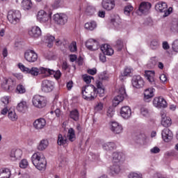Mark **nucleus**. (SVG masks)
I'll list each match as a JSON object with an SVG mask.
<instances>
[{"instance_id": "61", "label": "nucleus", "mask_w": 178, "mask_h": 178, "mask_svg": "<svg viewBox=\"0 0 178 178\" xmlns=\"http://www.w3.org/2000/svg\"><path fill=\"white\" fill-rule=\"evenodd\" d=\"M130 73H131V68L126 67L124 70L122 76H129V74H130Z\"/></svg>"}, {"instance_id": "1", "label": "nucleus", "mask_w": 178, "mask_h": 178, "mask_svg": "<svg viewBox=\"0 0 178 178\" xmlns=\"http://www.w3.org/2000/svg\"><path fill=\"white\" fill-rule=\"evenodd\" d=\"M31 161L38 170H45L47 169V160L41 153L36 152L33 154L31 156Z\"/></svg>"}, {"instance_id": "29", "label": "nucleus", "mask_w": 178, "mask_h": 178, "mask_svg": "<svg viewBox=\"0 0 178 178\" xmlns=\"http://www.w3.org/2000/svg\"><path fill=\"white\" fill-rule=\"evenodd\" d=\"M96 88V94L97 96L99 95V97H104V95L105 94V89L104 88V85H102V83L98 82L97 83Z\"/></svg>"}, {"instance_id": "19", "label": "nucleus", "mask_w": 178, "mask_h": 178, "mask_svg": "<svg viewBox=\"0 0 178 178\" xmlns=\"http://www.w3.org/2000/svg\"><path fill=\"white\" fill-rule=\"evenodd\" d=\"M115 1L112 0H102V6L106 10H113L115 8Z\"/></svg>"}, {"instance_id": "49", "label": "nucleus", "mask_w": 178, "mask_h": 178, "mask_svg": "<svg viewBox=\"0 0 178 178\" xmlns=\"http://www.w3.org/2000/svg\"><path fill=\"white\" fill-rule=\"evenodd\" d=\"M91 80H94V77L87 74L83 75V81H85L86 84H90Z\"/></svg>"}, {"instance_id": "50", "label": "nucleus", "mask_w": 178, "mask_h": 178, "mask_svg": "<svg viewBox=\"0 0 178 178\" xmlns=\"http://www.w3.org/2000/svg\"><path fill=\"white\" fill-rule=\"evenodd\" d=\"M69 49L71 52H76L77 51V44L76 42H72L69 46Z\"/></svg>"}, {"instance_id": "2", "label": "nucleus", "mask_w": 178, "mask_h": 178, "mask_svg": "<svg viewBox=\"0 0 178 178\" xmlns=\"http://www.w3.org/2000/svg\"><path fill=\"white\" fill-rule=\"evenodd\" d=\"M82 97L87 101H93L97 97V88L93 85L86 86L82 88Z\"/></svg>"}, {"instance_id": "31", "label": "nucleus", "mask_w": 178, "mask_h": 178, "mask_svg": "<svg viewBox=\"0 0 178 178\" xmlns=\"http://www.w3.org/2000/svg\"><path fill=\"white\" fill-rule=\"evenodd\" d=\"M70 118L74 120V122H79V119H80V114L79 113L78 109H74L70 113Z\"/></svg>"}, {"instance_id": "5", "label": "nucleus", "mask_w": 178, "mask_h": 178, "mask_svg": "<svg viewBox=\"0 0 178 178\" xmlns=\"http://www.w3.org/2000/svg\"><path fill=\"white\" fill-rule=\"evenodd\" d=\"M126 94V89L124 88V86H122L118 90V95H117L115 97H114L113 100V106H118L124 98L127 97Z\"/></svg>"}, {"instance_id": "23", "label": "nucleus", "mask_w": 178, "mask_h": 178, "mask_svg": "<svg viewBox=\"0 0 178 178\" xmlns=\"http://www.w3.org/2000/svg\"><path fill=\"white\" fill-rule=\"evenodd\" d=\"M124 159V154L122 152H113V161L114 163H120Z\"/></svg>"}, {"instance_id": "45", "label": "nucleus", "mask_w": 178, "mask_h": 178, "mask_svg": "<svg viewBox=\"0 0 178 178\" xmlns=\"http://www.w3.org/2000/svg\"><path fill=\"white\" fill-rule=\"evenodd\" d=\"M17 92H18V94H24V92H26V88L24 87V86L23 85H18L17 86Z\"/></svg>"}, {"instance_id": "3", "label": "nucleus", "mask_w": 178, "mask_h": 178, "mask_svg": "<svg viewBox=\"0 0 178 178\" xmlns=\"http://www.w3.org/2000/svg\"><path fill=\"white\" fill-rule=\"evenodd\" d=\"M155 9L157 12H160L161 13H164L163 15V17H166L172 13L173 8L170 7L168 9V4L163 1H159L155 5Z\"/></svg>"}, {"instance_id": "11", "label": "nucleus", "mask_w": 178, "mask_h": 178, "mask_svg": "<svg viewBox=\"0 0 178 178\" xmlns=\"http://www.w3.org/2000/svg\"><path fill=\"white\" fill-rule=\"evenodd\" d=\"M54 20L56 24L65 26L67 23V15L63 13H57L54 15Z\"/></svg>"}, {"instance_id": "54", "label": "nucleus", "mask_w": 178, "mask_h": 178, "mask_svg": "<svg viewBox=\"0 0 178 178\" xmlns=\"http://www.w3.org/2000/svg\"><path fill=\"white\" fill-rule=\"evenodd\" d=\"M144 95H152L154 97V89L148 88L145 90Z\"/></svg>"}, {"instance_id": "57", "label": "nucleus", "mask_w": 178, "mask_h": 178, "mask_svg": "<svg viewBox=\"0 0 178 178\" xmlns=\"http://www.w3.org/2000/svg\"><path fill=\"white\" fill-rule=\"evenodd\" d=\"M131 10H133V7L131 6H127L124 8V12L125 15H129Z\"/></svg>"}, {"instance_id": "15", "label": "nucleus", "mask_w": 178, "mask_h": 178, "mask_svg": "<svg viewBox=\"0 0 178 178\" xmlns=\"http://www.w3.org/2000/svg\"><path fill=\"white\" fill-rule=\"evenodd\" d=\"M153 105L156 108H167L168 102L163 97H155L153 100Z\"/></svg>"}, {"instance_id": "36", "label": "nucleus", "mask_w": 178, "mask_h": 178, "mask_svg": "<svg viewBox=\"0 0 178 178\" xmlns=\"http://www.w3.org/2000/svg\"><path fill=\"white\" fill-rule=\"evenodd\" d=\"M57 144L58 145H65L67 144V138L60 134H58Z\"/></svg>"}, {"instance_id": "52", "label": "nucleus", "mask_w": 178, "mask_h": 178, "mask_svg": "<svg viewBox=\"0 0 178 178\" xmlns=\"http://www.w3.org/2000/svg\"><path fill=\"white\" fill-rule=\"evenodd\" d=\"M114 115H115V111H113V108H109L107 111L108 118H113Z\"/></svg>"}, {"instance_id": "44", "label": "nucleus", "mask_w": 178, "mask_h": 178, "mask_svg": "<svg viewBox=\"0 0 178 178\" xmlns=\"http://www.w3.org/2000/svg\"><path fill=\"white\" fill-rule=\"evenodd\" d=\"M115 47L116 48L117 51H122L123 49V42L122 40H118L116 41Z\"/></svg>"}, {"instance_id": "25", "label": "nucleus", "mask_w": 178, "mask_h": 178, "mask_svg": "<svg viewBox=\"0 0 178 178\" xmlns=\"http://www.w3.org/2000/svg\"><path fill=\"white\" fill-rule=\"evenodd\" d=\"M101 51L104 55H108L109 56L113 55V49L108 44H103L101 47Z\"/></svg>"}, {"instance_id": "41", "label": "nucleus", "mask_w": 178, "mask_h": 178, "mask_svg": "<svg viewBox=\"0 0 178 178\" xmlns=\"http://www.w3.org/2000/svg\"><path fill=\"white\" fill-rule=\"evenodd\" d=\"M85 29L86 30H90V31L95 30V29H97V22H95V21H92L90 22L86 23Z\"/></svg>"}, {"instance_id": "10", "label": "nucleus", "mask_w": 178, "mask_h": 178, "mask_svg": "<svg viewBox=\"0 0 178 178\" xmlns=\"http://www.w3.org/2000/svg\"><path fill=\"white\" fill-rule=\"evenodd\" d=\"M151 3L148 2H142L138 9L136 10L137 15L139 16H141L142 15H145L146 13H148L149 10L151 9Z\"/></svg>"}, {"instance_id": "64", "label": "nucleus", "mask_w": 178, "mask_h": 178, "mask_svg": "<svg viewBox=\"0 0 178 178\" xmlns=\"http://www.w3.org/2000/svg\"><path fill=\"white\" fill-rule=\"evenodd\" d=\"M170 48V46H169V43H168V42H163V49H169Z\"/></svg>"}, {"instance_id": "47", "label": "nucleus", "mask_w": 178, "mask_h": 178, "mask_svg": "<svg viewBox=\"0 0 178 178\" xmlns=\"http://www.w3.org/2000/svg\"><path fill=\"white\" fill-rule=\"evenodd\" d=\"M140 113L143 115V116H145L147 118V116H149V111H148V108L145 107H142L140 108Z\"/></svg>"}, {"instance_id": "30", "label": "nucleus", "mask_w": 178, "mask_h": 178, "mask_svg": "<svg viewBox=\"0 0 178 178\" xmlns=\"http://www.w3.org/2000/svg\"><path fill=\"white\" fill-rule=\"evenodd\" d=\"M111 175H118L120 173V164L119 163H115L110 168Z\"/></svg>"}, {"instance_id": "21", "label": "nucleus", "mask_w": 178, "mask_h": 178, "mask_svg": "<svg viewBox=\"0 0 178 178\" xmlns=\"http://www.w3.org/2000/svg\"><path fill=\"white\" fill-rule=\"evenodd\" d=\"M120 115L124 119H129L131 116V109L127 106H123L121 108Z\"/></svg>"}, {"instance_id": "22", "label": "nucleus", "mask_w": 178, "mask_h": 178, "mask_svg": "<svg viewBox=\"0 0 178 178\" xmlns=\"http://www.w3.org/2000/svg\"><path fill=\"white\" fill-rule=\"evenodd\" d=\"M29 35L33 38H38L41 35V29L38 26H33L31 30L29 31Z\"/></svg>"}, {"instance_id": "42", "label": "nucleus", "mask_w": 178, "mask_h": 178, "mask_svg": "<svg viewBox=\"0 0 178 178\" xmlns=\"http://www.w3.org/2000/svg\"><path fill=\"white\" fill-rule=\"evenodd\" d=\"M159 41L157 40H153L150 43V48L151 49H153V51H155L159 48Z\"/></svg>"}, {"instance_id": "27", "label": "nucleus", "mask_w": 178, "mask_h": 178, "mask_svg": "<svg viewBox=\"0 0 178 178\" xmlns=\"http://www.w3.org/2000/svg\"><path fill=\"white\" fill-rule=\"evenodd\" d=\"M145 76L150 83L152 85L155 84V79H154V77H155V72L149 70L145 71Z\"/></svg>"}, {"instance_id": "62", "label": "nucleus", "mask_w": 178, "mask_h": 178, "mask_svg": "<svg viewBox=\"0 0 178 178\" xmlns=\"http://www.w3.org/2000/svg\"><path fill=\"white\" fill-rule=\"evenodd\" d=\"M88 74H91L92 76H94V74H97V68L88 70Z\"/></svg>"}, {"instance_id": "40", "label": "nucleus", "mask_w": 178, "mask_h": 178, "mask_svg": "<svg viewBox=\"0 0 178 178\" xmlns=\"http://www.w3.org/2000/svg\"><path fill=\"white\" fill-rule=\"evenodd\" d=\"M8 116V119H10L11 122H16L18 119L17 114H16V111H15V110H9Z\"/></svg>"}, {"instance_id": "39", "label": "nucleus", "mask_w": 178, "mask_h": 178, "mask_svg": "<svg viewBox=\"0 0 178 178\" xmlns=\"http://www.w3.org/2000/svg\"><path fill=\"white\" fill-rule=\"evenodd\" d=\"M22 6L24 10H29L33 6V3H31V0H23Z\"/></svg>"}, {"instance_id": "28", "label": "nucleus", "mask_w": 178, "mask_h": 178, "mask_svg": "<svg viewBox=\"0 0 178 178\" xmlns=\"http://www.w3.org/2000/svg\"><path fill=\"white\" fill-rule=\"evenodd\" d=\"M27 102L24 101L20 102L17 106V110L18 112H21L22 113H25L26 111H27Z\"/></svg>"}, {"instance_id": "37", "label": "nucleus", "mask_w": 178, "mask_h": 178, "mask_svg": "<svg viewBox=\"0 0 178 178\" xmlns=\"http://www.w3.org/2000/svg\"><path fill=\"white\" fill-rule=\"evenodd\" d=\"M67 137L69 141H71V143H73V141L76 140V132L74 131V129H73V128H70L68 129Z\"/></svg>"}, {"instance_id": "6", "label": "nucleus", "mask_w": 178, "mask_h": 178, "mask_svg": "<svg viewBox=\"0 0 178 178\" xmlns=\"http://www.w3.org/2000/svg\"><path fill=\"white\" fill-rule=\"evenodd\" d=\"M33 105L40 109L47 106V99L41 95H35L32 99Z\"/></svg>"}, {"instance_id": "9", "label": "nucleus", "mask_w": 178, "mask_h": 178, "mask_svg": "<svg viewBox=\"0 0 178 178\" xmlns=\"http://www.w3.org/2000/svg\"><path fill=\"white\" fill-rule=\"evenodd\" d=\"M55 88L54 83L53 81L49 80H44L42 82L41 90L42 92H51Z\"/></svg>"}, {"instance_id": "12", "label": "nucleus", "mask_w": 178, "mask_h": 178, "mask_svg": "<svg viewBox=\"0 0 178 178\" xmlns=\"http://www.w3.org/2000/svg\"><path fill=\"white\" fill-rule=\"evenodd\" d=\"M131 83L135 88H143L144 87V79L140 75L134 76Z\"/></svg>"}, {"instance_id": "51", "label": "nucleus", "mask_w": 178, "mask_h": 178, "mask_svg": "<svg viewBox=\"0 0 178 178\" xmlns=\"http://www.w3.org/2000/svg\"><path fill=\"white\" fill-rule=\"evenodd\" d=\"M172 48L175 52H178V40H175L172 44Z\"/></svg>"}, {"instance_id": "32", "label": "nucleus", "mask_w": 178, "mask_h": 178, "mask_svg": "<svg viewBox=\"0 0 178 178\" xmlns=\"http://www.w3.org/2000/svg\"><path fill=\"white\" fill-rule=\"evenodd\" d=\"M103 149L106 151H112V149H116V145L113 142H108L102 145Z\"/></svg>"}, {"instance_id": "59", "label": "nucleus", "mask_w": 178, "mask_h": 178, "mask_svg": "<svg viewBox=\"0 0 178 178\" xmlns=\"http://www.w3.org/2000/svg\"><path fill=\"white\" fill-rule=\"evenodd\" d=\"M153 97L154 96H152V95H144L143 100L145 101V102H151V100L152 99Z\"/></svg>"}, {"instance_id": "34", "label": "nucleus", "mask_w": 178, "mask_h": 178, "mask_svg": "<svg viewBox=\"0 0 178 178\" xmlns=\"http://www.w3.org/2000/svg\"><path fill=\"white\" fill-rule=\"evenodd\" d=\"M0 178H10V170L9 168H1Z\"/></svg>"}, {"instance_id": "35", "label": "nucleus", "mask_w": 178, "mask_h": 178, "mask_svg": "<svg viewBox=\"0 0 178 178\" xmlns=\"http://www.w3.org/2000/svg\"><path fill=\"white\" fill-rule=\"evenodd\" d=\"M48 140L43 139L40 141V144L38 146V151H44V149H47L49 145Z\"/></svg>"}, {"instance_id": "16", "label": "nucleus", "mask_w": 178, "mask_h": 178, "mask_svg": "<svg viewBox=\"0 0 178 178\" xmlns=\"http://www.w3.org/2000/svg\"><path fill=\"white\" fill-rule=\"evenodd\" d=\"M86 47L89 51H97L99 48V44L97 40L90 39L86 42Z\"/></svg>"}, {"instance_id": "20", "label": "nucleus", "mask_w": 178, "mask_h": 178, "mask_svg": "<svg viewBox=\"0 0 178 178\" xmlns=\"http://www.w3.org/2000/svg\"><path fill=\"white\" fill-rule=\"evenodd\" d=\"M111 130L115 134H120L123 131V127L117 122H113L111 123Z\"/></svg>"}, {"instance_id": "14", "label": "nucleus", "mask_w": 178, "mask_h": 178, "mask_svg": "<svg viewBox=\"0 0 178 178\" xmlns=\"http://www.w3.org/2000/svg\"><path fill=\"white\" fill-rule=\"evenodd\" d=\"M161 136L165 143H169L173 138V133L168 128L162 130Z\"/></svg>"}, {"instance_id": "60", "label": "nucleus", "mask_w": 178, "mask_h": 178, "mask_svg": "<svg viewBox=\"0 0 178 178\" xmlns=\"http://www.w3.org/2000/svg\"><path fill=\"white\" fill-rule=\"evenodd\" d=\"M160 152H161V149H159V147H154L150 149V152L152 154H159Z\"/></svg>"}, {"instance_id": "56", "label": "nucleus", "mask_w": 178, "mask_h": 178, "mask_svg": "<svg viewBox=\"0 0 178 178\" xmlns=\"http://www.w3.org/2000/svg\"><path fill=\"white\" fill-rule=\"evenodd\" d=\"M54 74H54L55 79H60V76H62V72H60V70H57V71H55L54 70Z\"/></svg>"}, {"instance_id": "24", "label": "nucleus", "mask_w": 178, "mask_h": 178, "mask_svg": "<svg viewBox=\"0 0 178 178\" xmlns=\"http://www.w3.org/2000/svg\"><path fill=\"white\" fill-rule=\"evenodd\" d=\"M161 124L163 127H170L172 125V119L170 117H167L165 114H161Z\"/></svg>"}, {"instance_id": "46", "label": "nucleus", "mask_w": 178, "mask_h": 178, "mask_svg": "<svg viewBox=\"0 0 178 178\" xmlns=\"http://www.w3.org/2000/svg\"><path fill=\"white\" fill-rule=\"evenodd\" d=\"M128 178H143V175L141 173L131 172L129 174Z\"/></svg>"}, {"instance_id": "4", "label": "nucleus", "mask_w": 178, "mask_h": 178, "mask_svg": "<svg viewBox=\"0 0 178 178\" xmlns=\"http://www.w3.org/2000/svg\"><path fill=\"white\" fill-rule=\"evenodd\" d=\"M22 15L19 10H10L7 15V19L11 24H17L20 22Z\"/></svg>"}, {"instance_id": "18", "label": "nucleus", "mask_w": 178, "mask_h": 178, "mask_svg": "<svg viewBox=\"0 0 178 178\" xmlns=\"http://www.w3.org/2000/svg\"><path fill=\"white\" fill-rule=\"evenodd\" d=\"M47 126V121L44 118H38L33 122V127L36 130H42Z\"/></svg>"}, {"instance_id": "17", "label": "nucleus", "mask_w": 178, "mask_h": 178, "mask_svg": "<svg viewBox=\"0 0 178 178\" xmlns=\"http://www.w3.org/2000/svg\"><path fill=\"white\" fill-rule=\"evenodd\" d=\"M23 155V152L20 149H13L10 154V158L13 162L20 159Z\"/></svg>"}, {"instance_id": "13", "label": "nucleus", "mask_w": 178, "mask_h": 178, "mask_svg": "<svg viewBox=\"0 0 178 178\" xmlns=\"http://www.w3.org/2000/svg\"><path fill=\"white\" fill-rule=\"evenodd\" d=\"M52 13H47L44 10H41L38 13L37 19L40 23H45L50 19Z\"/></svg>"}, {"instance_id": "43", "label": "nucleus", "mask_w": 178, "mask_h": 178, "mask_svg": "<svg viewBox=\"0 0 178 178\" xmlns=\"http://www.w3.org/2000/svg\"><path fill=\"white\" fill-rule=\"evenodd\" d=\"M86 13L88 16H92L95 13V7L88 6L86 8Z\"/></svg>"}, {"instance_id": "33", "label": "nucleus", "mask_w": 178, "mask_h": 178, "mask_svg": "<svg viewBox=\"0 0 178 178\" xmlns=\"http://www.w3.org/2000/svg\"><path fill=\"white\" fill-rule=\"evenodd\" d=\"M44 40L47 43V47L49 48H52V45H54V41H55V36L48 34L44 36Z\"/></svg>"}, {"instance_id": "63", "label": "nucleus", "mask_w": 178, "mask_h": 178, "mask_svg": "<svg viewBox=\"0 0 178 178\" xmlns=\"http://www.w3.org/2000/svg\"><path fill=\"white\" fill-rule=\"evenodd\" d=\"M99 60H101V62H102L103 63L106 62V56H105V54H99Z\"/></svg>"}, {"instance_id": "58", "label": "nucleus", "mask_w": 178, "mask_h": 178, "mask_svg": "<svg viewBox=\"0 0 178 178\" xmlns=\"http://www.w3.org/2000/svg\"><path fill=\"white\" fill-rule=\"evenodd\" d=\"M1 101L2 104H4V106H6V105H8V104H9V97H1Z\"/></svg>"}, {"instance_id": "7", "label": "nucleus", "mask_w": 178, "mask_h": 178, "mask_svg": "<svg viewBox=\"0 0 178 178\" xmlns=\"http://www.w3.org/2000/svg\"><path fill=\"white\" fill-rule=\"evenodd\" d=\"M18 67H19L20 70H22V72H24V73H29V74H31V76H38V74H40L38 67H32L30 69L22 63L18 64Z\"/></svg>"}, {"instance_id": "38", "label": "nucleus", "mask_w": 178, "mask_h": 178, "mask_svg": "<svg viewBox=\"0 0 178 178\" xmlns=\"http://www.w3.org/2000/svg\"><path fill=\"white\" fill-rule=\"evenodd\" d=\"M12 83V79H5L1 83V87L6 91H9L10 90V83Z\"/></svg>"}, {"instance_id": "26", "label": "nucleus", "mask_w": 178, "mask_h": 178, "mask_svg": "<svg viewBox=\"0 0 178 178\" xmlns=\"http://www.w3.org/2000/svg\"><path fill=\"white\" fill-rule=\"evenodd\" d=\"M54 70L45 68L43 67H39V74H42L44 77H48L51 74H54Z\"/></svg>"}, {"instance_id": "55", "label": "nucleus", "mask_w": 178, "mask_h": 178, "mask_svg": "<svg viewBox=\"0 0 178 178\" xmlns=\"http://www.w3.org/2000/svg\"><path fill=\"white\" fill-rule=\"evenodd\" d=\"M159 79L161 83H166V81H168V76L165 74H161Z\"/></svg>"}, {"instance_id": "53", "label": "nucleus", "mask_w": 178, "mask_h": 178, "mask_svg": "<svg viewBox=\"0 0 178 178\" xmlns=\"http://www.w3.org/2000/svg\"><path fill=\"white\" fill-rule=\"evenodd\" d=\"M103 108L104 104H102V103H98L95 107V111H96V112H99V111H102Z\"/></svg>"}, {"instance_id": "48", "label": "nucleus", "mask_w": 178, "mask_h": 178, "mask_svg": "<svg viewBox=\"0 0 178 178\" xmlns=\"http://www.w3.org/2000/svg\"><path fill=\"white\" fill-rule=\"evenodd\" d=\"M29 166V161L27 159H22L19 163V167L22 169H26Z\"/></svg>"}, {"instance_id": "8", "label": "nucleus", "mask_w": 178, "mask_h": 178, "mask_svg": "<svg viewBox=\"0 0 178 178\" xmlns=\"http://www.w3.org/2000/svg\"><path fill=\"white\" fill-rule=\"evenodd\" d=\"M24 58L29 63H34L38 60V54H37L34 50H27L24 53Z\"/></svg>"}]
</instances>
